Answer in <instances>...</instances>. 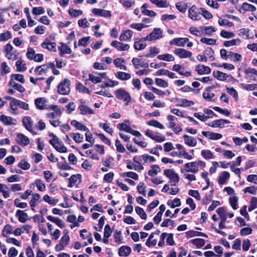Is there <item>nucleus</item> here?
Wrapping results in <instances>:
<instances>
[{
    "mask_svg": "<svg viewBox=\"0 0 257 257\" xmlns=\"http://www.w3.org/2000/svg\"><path fill=\"white\" fill-rule=\"evenodd\" d=\"M174 53L180 58H189L192 56L191 52L182 48H176Z\"/></svg>",
    "mask_w": 257,
    "mask_h": 257,
    "instance_id": "obj_6",
    "label": "nucleus"
},
{
    "mask_svg": "<svg viewBox=\"0 0 257 257\" xmlns=\"http://www.w3.org/2000/svg\"><path fill=\"white\" fill-rule=\"evenodd\" d=\"M47 218L48 220L56 224L58 227L61 228H63L65 227V224L62 222V221L58 217H53L51 215H49L47 217Z\"/></svg>",
    "mask_w": 257,
    "mask_h": 257,
    "instance_id": "obj_26",
    "label": "nucleus"
},
{
    "mask_svg": "<svg viewBox=\"0 0 257 257\" xmlns=\"http://www.w3.org/2000/svg\"><path fill=\"white\" fill-rule=\"evenodd\" d=\"M81 104L79 106L78 108L80 110V113L82 115L91 114L94 113L93 110L88 106L85 104V101L81 99L80 100Z\"/></svg>",
    "mask_w": 257,
    "mask_h": 257,
    "instance_id": "obj_7",
    "label": "nucleus"
},
{
    "mask_svg": "<svg viewBox=\"0 0 257 257\" xmlns=\"http://www.w3.org/2000/svg\"><path fill=\"white\" fill-rule=\"evenodd\" d=\"M152 169L148 171V175L151 177L156 175L158 172L161 171V169L158 165H153L151 166Z\"/></svg>",
    "mask_w": 257,
    "mask_h": 257,
    "instance_id": "obj_48",
    "label": "nucleus"
},
{
    "mask_svg": "<svg viewBox=\"0 0 257 257\" xmlns=\"http://www.w3.org/2000/svg\"><path fill=\"white\" fill-rule=\"evenodd\" d=\"M135 210L136 213L140 216V217L142 219H146V218H147V215L146 213L144 210L143 209V208L139 206H136L135 208Z\"/></svg>",
    "mask_w": 257,
    "mask_h": 257,
    "instance_id": "obj_58",
    "label": "nucleus"
},
{
    "mask_svg": "<svg viewBox=\"0 0 257 257\" xmlns=\"http://www.w3.org/2000/svg\"><path fill=\"white\" fill-rule=\"evenodd\" d=\"M176 147L179 150V156L183 157L184 158L189 160L192 159V156L187 153L185 149L184 148V147L182 145L179 144H176Z\"/></svg>",
    "mask_w": 257,
    "mask_h": 257,
    "instance_id": "obj_11",
    "label": "nucleus"
},
{
    "mask_svg": "<svg viewBox=\"0 0 257 257\" xmlns=\"http://www.w3.org/2000/svg\"><path fill=\"white\" fill-rule=\"evenodd\" d=\"M133 34V32L130 30H124L119 36V39L121 41H126L131 40Z\"/></svg>",
    "mask_w": 257,
    "mask_h": 257,
    "instance_id": "obj_16",
    "label": "nucleus"
},
{
    "mask_svg": "<svg viewBox=\"0 0 257 257\" xmlns=\"http://www.w3.org/2000/svg\"><path fill=\"white\" fill-rule=\"evenodd\" d=\"M40 198V195L38 193H34L33 194V198L30 201V205L31 207V209L35 211V207L36 206V203Z\"/></svg>",
    "mask_w": 257,
    "mask_h": 257,
    "instance_id": "obj_44",
    "label": "nucleus"
},
{
    "mask_svg": "<svg viewBox=\"0 0 257 257\" xmlns=\"http://www.w3.org/2000/svg\"><path fill=\"white\" fill-rule=\"evenodd\" d=\"M249 29L248 28H242L239 30L238 35L240 37L244 38L245 39H252L253 38V36L252 35L251 36L249 35Z\"/></svg>",
    "mask_w": 257,
    "mask_h": 257,
    "instance_id": "obj_31",
    "label": "nucleus"
},
{
    "mask_svg": "<svg viewBox=\"0 0 257 257\" xmlns=\"http://www.w3.org/2000/svg\"><path fill=\"white\" fill-rule=\"evenodd\" d=\"M17 143L21 146H25L28 145L30 143V140L28 137L26 136L23 134L18 133L17 135Z\"/></svg>",
    "mask_w": 257,
    "mask_h": 257,
    "instance_id": "obj_12",
    "label": "nucleus"
},
{
    "mask_svg": "<svg viewBox=\"0 0 257 257\" xmlns=\"http://www.w3.org/2000/svg\"><path fill=\"white\" fill-rule=\"evenodd\" d=\"M241 42L240 39H232L229 41H225L223 43L224 46L228 47L232 46H235L239 45Z\"/></svg>",
    "mask_w": 257,
    "mask_h": 257,
    "instance_id": "obj_42",
    "label": "nucleus"
},
{
    "mask_svg": "<svg viewBox=\"0 0 257 257\" xmlns=\"http://www.w3.org/2000/svg\"><path fill=\"white\" fill-rule=\"evenodd\" d=\"M10 80H17L21 83H24L25 80L24 78V75L21 74H13L11 75Z\"/></svg>",
    "mask_w": 257,
    "mask_h": 257,
    "instance_id": "obj_51",
    "label": "nucleus"
},
{
    "mask_svg": "<svg viewBox=\"0 0 257 257\" xmlns=\"http://www.w3.org/2000/svg\"><path fill=\"white\" fill-rule=\"evenodd\" d=\"M185 144L189 147H195L197 145V140L192 136L184 135L183 137Z\"/></svg>",
    "mask_w": 257,
    "mask_h": 257,
    "instance_id": "obj_13",
    "label": "nucleus"
},
{
    "mask_svg": "<svg viewBox=\"0 0 257 257\" xmlns=\"http://www.w3.org/2000/svg\"><path fill=\"white\" fill-rule=\"evenodd\" d=\"M70 81L65 78L61 81L57 86L58 93L61 95H68L70 92Z\"/></svg>",
    "mask_w": 257,
    "mask_h": 257,
    "instance_id": "obj_3",
    "label": "nucleus"
},
{
    "mask_svg": "<svg viewBox=\"0 0 257 257\" xmlns=\"http://www.w3.org/2000/svg\"><path fill=\"white\" fill-rule=\"evenodd\" d=\"M114 94L117 99L122 100L126 105L132 101V97L130 94L123 88H120L114 91Z\"/></svg>",
    "mask_w": 257,
    "mask_h": 257,
    "instance_id": "obj_2",
    "label": "nucleus"
},
{
    "mask_svg": "<svg viewBox=\"0 0 257 257\" xmlns=\"http://www.w3.org/2000/svg\"><path fill=\"white\" fill-rule=\"evenodd\" d=\"M241 9L243 11L242 13H244L246 12H254L256 10V8L252 5L247 3H243L241 6Z\"/></svg>",
    "mask_w": 257,
    "mask_h": 257,
    "instance_id": "obj_36",
    "label": "nucleus"
},
{
    "mask_svg": "<svg viewBox=\"0 0 257 257\" xmlns=\"http://www.w3.org/2000/svg\"><path fill=\"white\" fill-rule=\"evenodd\" d=\"M132 251L131 247L127 245L121 246L118 249V254L120 256H127Z\"/></svg>",
    "mask_w": 257,
    "mask_h": 257,
    "instance_id": "obj_21",
    "label": "nucleus"
},
{
    "mask_svg": "<svg viewBox=\"0 0 257 257\" xmlns=\"http://www.w3.org/2000/svg\"><path fill=\"white\" fill-rule=\"evenodd\" d=\"M71 125L75 127L76 130L81 131H85L88 130V128L84 125V124H82L81 122H79L78 121L76 120H72L71 121Z\"/></svg>",
    "mask_w": 257,
    "mask_h": 257,
    "instance_id": "obj_29",
    "label": "nucleus"
},
{
    "mask_svg": "<svg viewBox=\"0 0 257 257\" xmlns=\"http://www.w3.org/2000/svg\"><path fill=\"white\" fill-rule=\"evenodd\" d=\"M137 41H135L134 44V48L136 50H142L144 49L147 45L145 43H142L140 40L138 39Z\"/></svg>",
    "mask_w": 257,
    "mask_h": 257,
    "instance_id": "obj_55",
    "label": "nucleus"
},
{
    "mask_svg": "<svg viewBox=\"0 0 257 257\" xmlns=\"http://www.w3.org/2000/svg\"><path fill=\"white\" fill-rule=\"evenodd\" d=\"M121 176L122 177H128L135 180H138L139 179L138 175L134 172H124L121 174Z\"/></svg>",
    "mask_w": 257,
    "mask_h": 257,
    "instance_id": "obj_53",
    "label": "nucleus"
},
{
    "mask_svg": "<svg viewBox=\"0 0 257 257\" xmlns=\"http://www.w3.org/2000/svg\"><path fill=\"white\" fill-rule=\"evenodd\" d=\"M17 71L18 72H24L27 70V66L22 58L19 59L16 63Z\"/></svg>",
    "mask_w": 257,
    "mask_h": 257,
    "instance_id": "obj_30",
    "label": "nucleus"
},
{
    "mask_svg": "<svg viewBox=\"0 0 257 257\" xmlns=\"http://www.w3.org/2000/svg\"><path fill=\"white\" fill-rule=\"evenodd\" d=\"M23 124L24 125L25 128L30 132H32L33 131V121L31 117L26 116L23 118Z\"/></svg>",
    "mask_w": 257,
    "mask_h": 257,
    "instance_id": "obj_18",
    "label": "nucleus"
},
{
    "mask_svg": "<svg viewBox=\"0 0 257 257\" xmlns=\"http://www.w3.org/2000/svg\"><path fill=\"white\" fill-rule=\"evenodd\" d=\"M13 227L11 225L7 224L5 226L3 230L2 231V235L7 236L8 234H12L13 233Z\"/></svg>",
    "mask_w": 257,
    "mask_h": 257,
    "instance_id": "obj_60",
    "label": "nucleus"
},
{
    "mask_svg": "<svg viewBox=\"0 0 257 257\" xmlns=\"http://www.w3.org/2000/svg\"><path fill=\"white\" fill-rule=\"evenodd\" d=\"M148 27V25L143 23H133L130 25V27L132 29H136L139 31H141L143 28H145Z\"/></svg>",
    "mask_w": 257,
    "mask_h": 257,
    "instance_id": "obj_61",
    "label": "nucleus"
},
{
    "mask_svg": "<svg viewBox=\"0 0 257 257\" xmlns=\"http://www.w3.org/2000/svg\"><path fill=\"white\" fill-rule=\"evenodd\" d=\"M159 51L156 47H151L150 48V52L145 55V57L147 58H153L158 54Z\"/></svg>",
    "mask_w": 257,
    "mask_h": 257,
    "instance_id": "obj_46",
    "label": "nucleus"
},
{
    "mask_svg": "<svg viewBox=\"0 0 257 257\" xmlns=\"http://www.w3.org/2000/svg\"><path fill=\"white\" fill-rule=\"evenodd\" d=\"M68 13L72 18H76L82 15L83 12L81 10H74L73 8H70L68 10Z\"/></svg>",
    "mask_w": 257,
    "mask_h": 257,
    "instance_id": "obj_57",
    "label": "nucleus"
},
{
    "mask_svg": "<svg viewBox=\"0 0 257 257\" xmlns=\"http://www.w3.org/2000/svg\"><path fill=\"white\" fill-rule=\"evenodd\" d=\"M70 136L76 143H80L83 141V137L80 133H71Z\"/></svg>",
    "mask_w": 257,
    "mask_h": 257,
    "instance_id": "obj_45",
    "label": "nucleus"
},
{
    "mask_svg": "<svg viewBox=\"0 0 257 257\" xmlns=\"http://www.w3.org/2000/svg\"><path fill=\"white\" fill-rule=\"evenodd\" d=\"M115 75L116 77L120 80H127L131 77L130 73L121 71L117 72Z\"/></svg>",
    "mask_w": 257,
    "mask_h": 257,
    "instance_id": "obj_33",
    "label": "nucleus"
},
{
    "mask_svg": "<svg viewBox=\"0 0 257 257\" xmlns=\"http://www.w3.org/2000/svg\"><path fill=\"white\" fill-rule=\"evenodd\" d=\"M202 156L206 160H209L213 158V154L209 150H203L201 151Z\"/></svg>",
    "mask_w": 257,
    "mask_h": 257,
    "instance_id": "obj_59",
    "label": "nucleus"
},
{
    "mask_svg": "<svg viewBox=\"0 0 257 257\" xmlns=\"http://www.w3.org/2000/svg\"><path fill=\"white\" fill-rule=\"evenodd\" d=\"M213 75L215 78L220 81L225 80L228 77L227 74L219 71H214Z\"/></svg>",
    "mask_w": 257,
    "mask_h": 257,
    "instance_id": "obj_40",
    "label": "nucleus"
},
{
    "mask_svg": "<svg viewBox=\"0 0 257 257\" xmlns=\"http://www.w3.org/2000/svg\"><path fill=\"white\" fill-rule=\"evenodd\" d=\"M150 1L160 8H166L169 6V4L167 0H150Z\"/></svg>",
    "mask_w": 257,
    "mask_h": 257,
    "instance_id": "obj_28",
    "label": "nucleus"
},
{
    "mask_svg": "<svg viewBox=\"0 0 257 257\" xmlns=\"http://www.w3.org/2000/svg\"><path fill=\"white\" fill-rule=\"evenodd\" d=\"M76 89L81 93H86L89 94L90 93L89 89L84 86L81 82H79L77 83Z\"/></svg>",
    "mask_w": 257,
    "mask_h": 257,
    "instance_id": "obj_49",
    "label": "nucleus"
},
{
    "mask_svg": "<svg viewBox=\"0 0 257 257\" xmlns=\"http://www.w3.org/2000/svg\"><path fill=\"white\" fill-rule=\"evenodd\" d=\"M163 31L161 28H155L153 31L149 34L151 40H155L160 39L162 37Z\"/></svg>",
    "mask_w": 257,
    "mask_h": 257,
    "instance_id": "obj_19",
    "label": "nucleus"
},
{
    "mask_svg": "<svg viewBox=\"0 0 257 257\" xmlns=\"http://www.w3.org/2000/svg\"><path fill=\"white\" fill-rule=\"evenodd\" d=\"M208 134H209L208 138L210 140H217L222 137V135L220 134L205 131L202 132V134L205 137H207Z\"/></svg>",
    "mask_w": 257,
    "mask_h": 257,
    "instance_id": "obj_23",
    "label": "nucleus"
},
{
    "mask_svg": "<svg viewBox=\"0 0 257 257\" xmlns=\"http://www.w3.org/2000/svg\"><path fill=\"white\" fill-rule=\"evenodd\" d=\"M16 216L18 217L19 221L21 223L26 222L28 217L27 213L21 210H18L17 211Z\"/></svg>",
    "mask_w": 257,
    "mask_h": 257,
    "instance_id": "obj_27",
    "label": "nucleus"
},
{
    "mask_svg": "<svg viewBox=\"0 0 257 257\" xmlns=\"http://www.w3.org/2000/svg\"><path fill=\"white\" fill-rule=\"evenodd\" d=\"M167 118L169 121V125L168 126V127L169 128L174 127L176 126L175 120H177V118L175 117L174 115L169 114L167 115Z\"/></svg>",
    "mask_w": 257,
    "mask_h": 257,
    "instance_id": "obj_62",
    "label": "nucleus"
},
{
    "mask_svg": "<svg viewBox=\"0 0 257 257\" xmlns=\"http://www.w3.org/2000/svg\"><path fill=\"white\" fill-rule=\"evenodd\" d=\"M195 71H196L198 74L203 75L204 74H210L211 73V69L209 67L205 65H198L195 67Z\"/></svg>",
    "mask_w": 257,
    "mask_h": 257,
    "instance_id": "obj_14",
    "label": "nucleus"
},
{
    "mask_svg": "<svg viewBox=\"0 0 257 257\" xmlns=\"http://www.w3.org/2000/svg\"><path fill=\"white\" fill-rule=\"evenodd\" d=\"M111 46L116 48L119 51L128 50L130 47L128 44H124L116 40L112 41Z\"/></svg>",
    "mask_w": 257,
    "mask_h": 257,
    "instance_id": "obj_8",
    "label": "nucleus"
},
{
    "mask_svg": "<svg viewBox=\"0 0 257 257\" xmlns=\"http://www.w3.org/2000/svg\"><path fill=\"white\" fill-rule=\"evenodd\" d=\"M81 175L80 174H77V175H72L69 179V183L68 184V187L69 188L72 187L74 184L77 181L78 178H81Z\"/></svg>",
    "mask_w": 257,
    "mask_h": 257,
    "instance_id": "obj_41",
    "label": "nucleus"
},
{
    "mask_svg": "<svg viewBox=\"0 0 257 257\" xmlns=\"http://www.w3.org/2000/svg\"><path fill=\"white\" fill-rule=\"evenodd\" d=\"M36 185L38 190L41 192L46 190V186L43 181L40 179H36L35 182L32 183L31 185Z\"/></svg>",
    "mask_w": 257,
    "mask_h": 257,
    "instance_id": "obj_39",
    "label": "nucleus"
},
{
    "mask_svg": "<svg viewBox=\"0 0 257 257\" xmlns=\"http://www.w3.org/2000/svg\"><path fill=\"white\" fill-rule=\"evenodd\" d=\"M157 58L160 60H164L168 62L173 61L175 59L174 57L170 54L159 55L157 56Z\"/></svg>",
    "mask_w": 257,
    "mask_h": 257,
    "instance_id": "obj_47",
    "label": "nucleus"
},
{
    "mask_svg": "<svg viewBox=\"0 0 257 257\" xmlns=\"http://www.w3.org/2000/svg\"><path fill=\"white\" fill-rule=\"evenodd\" d=\"M48 135L49 137L52 138V139L49 141V143L59 153L67 152V149L66 147L64 146L63 142L59 140L56 135L53 133H50Z\"/></svg>",
    "mask_w": 257,
    "mask_h": 257,
    "instance_id": "obj_1",
    "label": "nucleus"
},
{
    "mask_svg": "<svg viewBox=\"0 0 257 257\" xmlns=\"http://www.w3.org/2000/svg\"><path fill=\"white\" fill-rule=\"evenodd\" d=\"M46 99L44 97L37 98L35 100V104L37 109L43 110L47 109L46 105L45 104Z\"/></svg>",
    "mask_w": 257,
    "mask_h": 257,
    "instance_id": "obj_17",
    "label": "nucleus"
},
{
    "mask_svg": "<svg viewBox=\"0 0 257 257\" xmlns=\"http://www.w3.org/2000/svg\"><path fill=\"white\" fill-rule=\"evenodd\" d=\"M186 237L187 238H189L194 236H202L206 238L208 237V235L202 232L194 231V230H189L186 232Z\"/></svg>",
    "mask_w": 257,
    "mask_h": 257,
    "instance_id": "obj_24",
    "label": "nucleus"
},
{
    "mask_svg": "<svg viewBox=\"0 0 257 257\" xmlns=\"http://www.w3.org/2000/svg\"><path fill=\"white\" fill-rule=\"evenodd\" d=\"M190 242L194 244L197 248H200L203 247L205 244V241L204 239L197 238L190 240Z\"/></svg>",
    "mask_w": 257,
    "mask_h": 257,
    "instance_id": "obj_32",
    "label": "nucleus"
},
{
    "mask_svg": "<svg viewBox=\"0 0 257 257\" xmlns=\"http://www.w3.org/2000/svg\"><path fill=\"white\" fill-rule=\"evenodd\" d=\"M92 13L96 16L102 17L104 18H110L111 17V12L110 11L101 9L93 8Z\"/></svg>",
    "mask_w": 257,
    "mask_h": 257,
    "instance_id": "obj_5",
    "label": "nucleus"
},
{
    "mask_svg": "<svg viewBox=\"0 0 257 257\" xmlns=\"http://www.w3.org/2000/svg\"><path fill=\"white\" fill-rule=\"evenodd\" d=\"M156 84L160 87L166 88L168 87V83L166 80L159 78H156L155 79Z\"/></svg>",
    "mask_w": 257,
    "mask_h": 257,
    "instance_id": "obj_54",
    "label": "nucleus"
},
{
    "mask_svg": "<svg viewBox=\"0 0 257 257\" xmlns=\"http://www.w3.org/2000/svg\"><path fill=\"white\" fill-rule=\"evenodd\" d=\"M229 59L234 62H239L242 59V56L237 53H234L233 52H229Z\"/></svg>",
    "mask_w": 257,
    "mask_h": 257,
    "instance_id": "obj_34",
    "label": "nucleus"
},
{
    "mask_svg": "<svg viewBox=\"0 0 257 257\" xmlns=\"http://www.w3.org/2000/svg\"><path fill=\"white\" fill-rule=\"evenodd\" d=\"M0 120L6 125H10L13 124L12 117L6 116L4 114L1 115Z\"/></svg>",
    "mask_w": 257,
    "mask_h": 257,
    "instance_id": "obj_43",
    "label": "nucleus"
},
{
    "mask_svg": "<svg viewBox=\"0 0 257 257\" xmlns=\"http://www.w3.org/2000/svg\"><path fill=\"white\" fill-rule=\"evenodd\" d=\"M1 75H4L10 72L11 69L6 62H3L1 64Z\"/></svg>",
    "mask_w": 257,
    "mask_h": 257,
    "instance_id": "obj_56",
    "label": "nucleus"
},
{
    "mask_svg": "<svg viewBox=\"0 0 257 257\" xmlns=\"http://www.w3.org/2000/svg\"><path fill=\"white\" fill-rule=\"evenodd\" d=\"M189 17L194 21L201 19V8H198L195 5H193L188 10Z\"/></svg>",
    "mask_w": 257,
    "mask_h": 257,
    "instance_id": "obj_4",
    "label": "nucleus"
},
{
    "mask_svg": "<svg viewBox=\"0 0 257 257\" xmlns=\"http://www.w3.org/2000/svg\"><path fill=\"white\" fill-rule=\"evenodd\" d=\"M132 61L133 66L136 69L139 68L140 67L148 68L149 66L148 63H145L138 58H133Z\"/></svg>",
    "mask_w": 257,
    "mask_h": 257,
    "instance_id": "obj_20",
    "label": "nucleus"
},
{
    "mask_svg": "<svg viewBox=\"0 0 257 257\" xmlns=\"http://www.w3.org/2000/svg\"><path fill=\"white\" fill-rule=\"evenodd\" d=\"M147 124L150 126H153L154 127L159 128L160 129H164V125L159 122L158 120L155 119H152L147 122Z\"/></svg>",
    "mask_w": 257,
    "mask_h": 257,
    "instance_id": "obj_52",
    "label": "nucleus"
},
{
    "mask_svg": "<svg viewBox=\"0 0 257 257\" xmlns=\"http://www.w3.org/2000/svg\"><path fill=\"white\" fill-rule=\"evenodd\" d=\"M18 166L24 170H27L30 169V164L25 160H22L18 164Z\"/></svg>",
    "mask_w": 257,
    "mask_h": 257,
    "instance_id": "obj_64",
    "label": "nucleus"
},
{
    "mask_svg": "<svg viewBox=\"0 0 257 257\" xmlns=\"http://www.w3.org/2000/svg\"><path fill=\"white\" fill-rule=\"evenodd\" d=\"M230 174L229 172L224 171L221 173V175L218 178V183L220 184H224L226 181L229 178Z\"/></svg>",
    "mask_w": 257,
    "mask_h": 257,
    "instance_id": "obj_38",
    "label": "nucleus"
},
{
    "mask_svg": "<svg viewBox=\"0 0 257 257\" xmlns=\"http://www.w3.org/2000/svg\"><path fill=\"white\" fill-rule=\"evenodd\" d=\"M61 46L58 47L60 55L63 56L64 54H69L72 52L71 48L64 43H61Z\"/></svg>",
    "mask_w": 257,
    "mask_h": 257,
    "instance_id": "obj_22",
    "label": "nucleus"
},
{
    "mask_svg": "<svg viewBox=\"0 0 257 257\" xmlns=\"http://www.w3.org/2000/svg\"><path fill=\"white\" fill-rule=\"evenodd\" d=\"M41 46L44 49H46L49 51L56 52V44L55 42H51L48 38H46L44 42L41 44Z\"/></svg>",
    "mask_w": 257,
    "mask_h": 257,
    "instance_id": "obj_9",
    "label": "nucleus"
},
{
    "mask_svg": "<svg viewBox=\"0 0 257 257\" xmlns=\"http://www.w3.org/2000/svg\"><path fill=\"white\" fill-rule=\"evenodd\" d=\"M8 85L21 93L25 91V88L21 84L17 83L14 81L10 80Z\"/></svg>",
    "mask_w": 257,
    "mask_h": 257,
    "instance_id": "obj_35",
    "label": "nucleus"
},
{
    "mask_svg": "<svg viewBox=\"0 0 257 257\" xmlns=\"http://www.w3.org/2000/svg\"><path fill=\"white\" fill-rule=\"evenodd\" d=\"M26 56L30 60H34L36 58L35 51L33 48L30 47L28 48Z\"/></svg>",
    "mask_w": 257,
    "mask_h": 257,
    "instance_id": "obj_63",
    "label": "nucleus"
},
{
    "mask_svg": "<svg viewBox=\"0 0 257 257\" xmlns=\"http://www.w3.org/2000/svg\"><path fill=\"white\" fill-rule=\"evenodd\" d=\"M230 121L225 119H215L211 122V124H208V125L212 127L223 128L224 124H228Z\"/></svg>",
    "mask_w": 257,
    "mask_h": 257,
    "instance_id": "obj_10",
    "label": "nucleus"
},
{
    "mask_svg": "<svg viewBox=\"0 0 257 257\" xmlns=\"http://www.w3.org/2000/svg\"><path fill=\"white\" fill-rule=\"evenodd\" d=\"M184 167L188 168L186 169L187 172H190L193 173H196L199 170L196 161L186 163Z\"/></svg>",
    "mask_w": 257,
    "mask_h": 257,
    "instance_id": "obj_15",
    "label": "nucleus"
},
{
    "mask_svg": "<svg viewBox=\"0 0 257 257\" xmlns=\"http://www.w3.org/2000/svg\"><path fill=\"white\" fill-rule=\"evenodd\" d=\"M194 104V102L192 100H188L186 98L180 99V103L177 104V106L180 107H188Z\"/></svg>",
    "mask_w": 257,
    "mask_h": 257,
    "instance_id": "obj_37",
    "label": "nucleus"
},
{
    "mask_svg": "<svg viewBox=\"0 0 257 257\" xmlns=\"http://www.w3.org/2000/svg\"><path fill=\"white\" fill-rule=\"evenodd\" d=\"M200 28L204 30L206 35L211 36L213 32L216 31L217 29L213 26H201Z\"/></svg>",
    "mask_w": 257,
    "mask_h": 257,
    "instance_id": "obj_50",
    "label": "nucleus"
},
{
    "mask_svg": "<svg viewBox=\"0 0 257 257\" xmlns=\"http://www.w3.org/2000/svg\"><path fill=\"white\" fill-rule=\"evenodd\" d=\"M49 68V63L43 64L42 65L38 66L36 67L35 72L38 75H41L45 73L48 71Z\"/></svg>",
    "mask_w": 257,
    "mask_h": 257,
    "instance_id": "obj_25",
    "label": "nucleus"
}]
</instances>
